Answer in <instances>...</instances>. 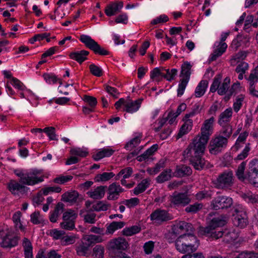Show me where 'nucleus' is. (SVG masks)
<instances>
[{
  "label": "nucleus",
  "mask_w": 258,
  "mask_h": 258,
  "mask_svg": "<svg viewBox=\"0 0 258 258\" xmlns=\"http://www.w3.org/2000/svg\"><path fill=\"white\" fill-rule=\"evenodd\" d=\"M169 20V18L167 16L165 15H161L159 16L156 17L153 19L151 24L152 25H157L158 24H162L167 22Z\"/></svg>",
  "instance_id": "bf43d9fd"
},
{
  "label": "nucleus",
  "mask_w": 258,
  "mask_h": 258,
  "mask_svg": "<svg viewBox=\"0 0 258 258\" xmlns=\"http://www.w3.org/2000/svg\"><path fill=\"white\" fill-rule=\"evenodd\" d=\"M233 204V200L229 197L221 196L214 198L211 202V207L215 210L227 209Z\"/></svg>",
  "instance_id": "9d476101"
},
{
  "label": "nucleus",
  "mask_w": 258,
  "mask_h": 258,
  "mask_svg": "<svg viewBox=\"0 0 258 258\" xmlns=\"http://www.w3.org/2000/svg\"><path fill=\"white\" fill-rule=\"evenodd\" d=\"M141 231V228L138 226H133L131 227L125 228L123 231L122 233L125 236H132L137 233H139Z\"/></svg>",
  "instance_id": "a18cd8bd"
},
{
  "label": "nucleus",
  "mask_w": 258,
  "mask_h": 258,
  "mask_svg": "<svg viewBox=\"0 0 258 258\" xmlns=\"http://www.w3.org/2000/svg\"><path fill=\"white\" fill-rule=\"evenodd\" d=\"M214 117L205 120L201 128V136L195 137L183 153L185 159L188 160L196 170H201L208 166V162L202 157L206 145L213 133Z\"/></svg>",
  "instance_id": "f257e3e1"
},
{
  "label": "nucleus",
  "mask_w": 258,
  "mask_h": 258,
  "mask_svg": "<svg viewBox=\"0 0 258 258\" xmlns=\"http://www.w3.org/2000/svg\"><path fill=\"white\" fill-rule=\"evenodd\" d=\"M203 207V204L202 203H195L186 207L185 211L188 213L195 214L200 211Z\"/></svg>",
  "instance_id": "ea45409f"
},
{
  "label": "nucleus",
  "mask_w": 258,
  "mask_h": 258,
  "mask_svg": "<svg viewBox=\"0 0 258 258\" xmlns=\"http://www.w3.org/2000/svg\"><path fill=\"white\" fill-rule=\"evenodd\" d=\"M80 40L87 48L92 50L95 54L101 55H107L109 54L108 51L102 47L97 42L88 35H81L80 37Z\"/></svg>",
  "instance_id": "0eeeda50"
},
{
  "label": "nucleus",
  "mask_w": 258,
  "mask_h": 258,
  "mask_svg": "<svg viewBox=\"0 0 258 258\" xmlns=\"http://www.w3.org/2000/svg\"><path fill=\"white\" fill-rule=\"evenodd\" d=\"M89 69L91 73L95 76L99 77L103 75L102 70L95 64H90Z\"/></svg>",
  "instance_id": "3c124183"
},
{
  "label": "nucleus",
  "mask_w": 258,
  "mask_h": 258,
  "mask_svg": "<svg viewBox=\"0 0 258 258\" xmlns=\"http://www.w3.org/2000/svg\"><path fill=\"white\" fill-rule=\"evenodd\" d=\"M232 115V108L229 107L222 112L219 117L218 123L220 125H225L229 122Z\"/></svg>",
  "instance_id": "a878e982"
},
{
  "label": "nucleus",
  "mask_w": 258,
  "mask_h": 258,
  "mask_svg": "<svg viewBox=\"0 0 258 258\" xmlns=\"http://www.w3.org/2000/svg\"><path fill=\"white\" fill-rule=\"evenodd\" d=\"M65 234V232L63 230H58L56 229L51 230L50 235L55 239H58L62 237Z\"/></svg>",
  "instance_id": "774afa93"
},
{
  "label": "nucleus",
  "mask_w": 258,
  "mask_h": 258,
  "mask_svg": "<svg viewBox=\"0 0 258 258\" xmlns=\"http://www.w3.org/2000/svg\"><path fill=\"white\" fill-rule=\"evenodd\" d=\"M246 177V180L258 187V159H253L250 162Z\"/></svg>",
  "instance_id": "f8f14e48"
},
{
  "label": "nucleus",
  "mask_w": 258,
  "mask_h": 258,
  "mask_svg": "<svg viewBox=\"0 0 258 258\" xmlns=\"http://www.w3.org/2000/svg\"><path fill=\"white\" fill-rule=\"evenodd\" d=\"M21 213L20 211L16 212L13 216V220L15 224L16 228H19L21 230H23V227L21 223H20V217Z\"/></svg>",
  "instance_id": "e2e57ef3"
},
{
  "label": "nucleus",
  "mask_w": 258,
  "mask_h": 258,
  "mask_svg": "<svg viewBox=\"0 0 258 258\" xmlns=\"http://www.w3.org/2000/svg\"><path fill=\"white\" fill-rule=\"evenodd\" d=\"M89 52L87 50H82L72 52L70 53V57L77 61L80 64H81L83 61L87 59V56L89 55Z\"/></svg>",
  "instance_id": "4be33fe9"
},
{
  "label": "nucleus",
  "mask_w": 258,
  "mask_h": 258,
  "mask_svg": "<svg viewBox=\"0 0 258 258\" xmlns=\"http://www.w3.org/2000/svg\"><path fill=\"white\" fill-rule=\"evenodd\" d=\"M164 71H165V73L164 72L163 78L168 81H171L174 80L177 73V70L176 69L169 70L164 68Z\"/></svg>",
  "instance_id": "37998d69"
},
{
  "label": "nucleus",
  "mask_w": 258,
  "mask_h": 258,
  "mask_svg": "<svg viewBox=\"0 0 258 258\" xmlns=\"http://www.w3.org/2000/svg\"><path fill=\"white\" fill-rule=\"evenodd\" d=\"M188 80L181 79L180 81V83L178 85V87L177 89V96L180 97L181 96L184 92L185 89L187 86V84L188 82Z\"/></svg>",
  "instance_id": "603ef678"
},
{
  "label": "nucleus",
  "mask_w": 258,
  "mask_h": 258,
  "mask_svg": "<svg viewBox=\"0 0 258 258\" xmlns=\"http://www.w3.org/2000/svg\"><path fill=\"white\" fill-rule=\"evenodd\" d=\"M230 83V79L229 77H226L223 83H220L219 88L218 90V94L220 95H223L226 94V92L229 91V85Z\"/></svg>",
  "instance_id": "4c0bfd02"
},
{
  "label": "nucleus",
  "mask_w": 258,
  "mask_h": 258,
  "mask_svg": "<svg viewBox=\"0 0 258 258\" xmlns=\"http://www.w3.org/2000/svg\"><path fill=\"white\" fill-rule=\"evenodd\" d=\"M245 78L248 81L249 85L256 83L258 82V66L251 71L248 78Z\"/></svg>",
  "instance_id": "79ce46f5"
},
{
  "label": "nucleus",
  "mask_w": 258,
  "mask_h": 258,
  "mask_svg": "<svg viewBox=\"0 0 258 258\" xmlns=\"http://www.w3.org/2000/svg\"><path fill=\"white\" fill-rule=\"evenodd\" d=\"M15 174L20 177L19 182L28 185H33L43 181V177H38L41 171L38 170H32L31 171L24 172L23 171L16 170Z\"/></svg>",
  "instance_id": "20e7f679"
},
{
  "label": "nucleus",
  "mask_w": 258,
  "mask_h": 258,
  "mask_svg": "<svg viewBox=\"0 0 258 258\" xmlns=\"http://www.w3.org/2000/svg\"><path fill=\"white\" fill-rule=\"evenodd\" d=\"M109 207V205L106 204L103 201H99L96 204L93 205L91 211L97 212L101 211H106Z\"/></svg>",
  "instance_id": "49530a36"
},
{
  "label": "nucleus",
  "mask_w": 258,
  "mask_h": 258,
  "mask_svg": "<svg viewBox=\"0 0 258 258\" xmlns=\"http://www.w3.org/2000/svg\"><path fill=\"white\" fill-rule=\"evenodd\" d=\"M229 34V32L223 33L221 34V42L218 45L217 48L216 49L212 54L210 58L211 61L215 60L217 57L221 56L225 51L227 47V45L224 41Z\"/></svg>",
  "instance_id": "dca6fc26"
},
{
  "label": "nucleus",
  "mask_w": 258,
  "mask_h": 258,
  "mask_svg": "<svg viewBox=\"0 0 258 258\" xmlns=\"http://www.w3.org/2000/svg\"><path fill=\"white\" fill-rule=\"evenodd\" d=\"M73 179V176L71 175L61 176L56 177L54 179V182L58 184H63Z\"/></svg>",
  "instance_id": "0e129e2a"
},
{
  "label": "nucleus",
  "mask_w": 258,
  "mask_h": 258,
  "mask_svg": "<svg viewBox=\"0 0 258 258\" xmlns=\"http://www.w3.org/2000/svg\"><path fill=\"white\" fill-rule=\"evenodd\" d=\"M20 237L18 236L10 238L8 235H6L3 238L1 243V246L5 248H11L17 245Z\"/></svg>",
  "instance_id": "5701e85b"
},
{
  "label": "nucleus",
  "mask_w": 258,
  "mask_h": 258,
  "mask_svg": "<svg viewBox=\"0 0 258 258\" xmlns=\"http://www.w3.org/2000/svg\"><path fill=\"white\" fill-rule=\"evenodd\" d=\"M142 100V99H139L134 101L130 99L125 100V108L123 109V111L131 113L138 111L140 107Z\"/></svg>",
  "instance_id": "aec40b11"
},
{
  "label": "nucleus",
  "mask_w": 258,
  "mask_h": 258,
  "mask_svg": "<svg viewBox=\"0 0 258 258\" xmlns=\"http://www.w3.org/2000/svg\"><path fill=\"white\" fill-rule=\"evenodd\" d=\"M124 226L123 222H112L107 226L105 234H112L115 230L122 228Z\"/></svg>",
  "instance_id": "c9c22d12"
},
{
  "label": "nucleus",
  "mask_w": 258,
  "mask_h": 258,
  "mask_svg": "<svg viewBox=\"0 0 258 258\" xmlns=\"http://www.w3.org/2000/svg\"><path fill=\"white\" fill-rule=\"evenodd\" d=\"M246 166V162L243 161L238 166L236 171V175L238 179L241 181H244L246 179V173L244 174V170Z\"/></svg>",
  "instance_id": "e433bc0d"
},
{
  "label": "nucleus",
  "mask_w": 258,
  "mask_h": 258,
  "mask_svg": "<svg viewBox=\"0 0 258 258\" xmlns=\"http://www.w3.org/2000/svg\"><path fill=\"white\" fill-rule=\"evenodd\" d=\"M184 121V124L181 126L179 132L178 134V138L182 137L184 135L188 133L191 129L192 126V120L189 118H183Z\"/></svg>",
  "instance_id": "393cba45"
},
{
  "label": "nucleus",
  "mask_w": 258,
  "mask_h": 258,
  "mask_svg": "<svg viewBox=\"0 0 258 258\" xmlns=\"http://www.w3.org/2000/svg\"><path fill=\"white\" fill-rule=\"evenodd\" d=\"M61 188L59 186H50L42 189L41 191L44 195H47L49 192L59 193L61 191Z\"/></svg>",
  "instance_id": "052dcab7"
},
{
  "label": "nucleus",
  "mask_w": 258,
  "mask_h": 258,
  "mask_svg": "<svg viewBox=\"0 0 258 258\" xmlns=\"http://www.w3.org/2000/svg\"><path fill=\"white\" fill-rule=\"evenodd\" d=\"M84 100L88 103L90 107L93 108H95L97 103L95 97L88 95H85L84 96Z\"/></svg>",
  "instance_id": "338daca9"
},
{
  "label": "nucleus",
  "mask_w": 258,
  "mask_h": 258,
  "mask_svg": "<svg viewBox=\"0 0 258 258\" xmlns=\"http://www.w3.org/2000/svg\"><path fill=\"white\" fill-rule=\"evenodd\" d=\"M198 200H202L204 199L211 198V192L207 190H202L198 192L195 196Z\"/></svg>",
  "instance_id": "680f3d73"
},
{
  "label": "nucleus",
  "mask_w": 258,
  "mask_h": 258,
  "mask_svg": "<svg viewBox=\"0 0 258 258\" xmlns=\"http://www.w3.org/2000/svg\"><path fill=\"white\" fill-rule=\"evenodd\" d=\"M221 78L222 77L220 75H219L214 78L213 83L210 87V91L211 92L214 93L216 91H218L220 83H221Z\"/></svg>",
  "instance_id": "de8ad7c7"
},
{
  "label": "nucleus",
  "mask_w": 258,
  "mask_h": 258,
  "mask_svg": "<svg viewBox=\"0 0 258 258\" xmlns=\"http://www.w3.org/2000/svg\"><path fill=\"white\" fill-rule=\"evenodd\" d=\"M223 233L222 236L223 241L225 243H231L234 242L238 237V233L234 230L229 231L225 230L222 231Z\"/></svg>",
  "instance_id": "bb28decb"
},
{
  "label": "nucleus",
  "mask_w": 258,
  "mask_h": 258,
  "mask_svg": "<svg viewBox=\"0 0 258 258\" xmlns=\"http://www.w3.org/2000/svg\"><path fill=\"white\" fill-rule=\"evenodd\" d=\"M199 245V241L193 233L181 234L175 240L176 248L182 253L196 251Z\"/></svg>",
  "instance_id": "f03ea898"
},
{
  "label": "nucleus",
  "mask_w": 258,
  "mask_h": 258,
  "mask_svg": "<svg viewBox=\"0 0 258 258\" xmlns=\"http://www.w3.org/2000/svg\"><path fill=\"white\" fill-rule=\"evenodd\" d=\"M105 249L101 245H97L93 249V258H104Z\"/></svg>",
  "instance_id": "a19ab883"
},
{
  "label": "nucleus",
  "mask_w": 258,
  "mask_h": 258,
  "mask_svg": "<svg viewBox=\"0 0 258 258\" xmlns=\"http://www.w3.org/2000/svg\"><path fill=\"white\" fill-rule=\"evenodd\" d=\"M128 244L125 239L118 237L110 240L107 245V248L110 250H125Z\"/></svg>",
  "instance_id": "2eb2a0df"
},
{
  "label": "nucleus",
  "mask_w": 258,
  "mask_h": 258,
  "mask_svg": "<svg viewBox=\"0 0 258 258\" xmlns=\"http://www.w3.org/2000/svg\"><path fill=\"white\" fill-rule=\"evenodd\" d=\"M114 152V150L111 148H103L96 154L93 155V158L95 161H98L100 159L111 156Z\"/></svg>",
  "instance_id": "7c9ffc66"
},
{
  "label": "nucleus",
  "mask_w": 258,
  "mask_h": 258,
  "mask_svg": "<svg viewBox=\"0 0 258 258\" xmlns=\"http://www.w3.org/2000/svg\"><path fill=\"white\" fill-rule=\"evenodd\" d=\"M43 132L45 133L50 140H57L54 127H47L43 129Z\"/></svg>",
  "instance_id": "13d9d810"
},
{
  "label": "nucleus",
  "mask_w": 258,
  "mask_h": 258,
  "mask_svg": "<svg viewBox=\"0 0 258 258\" xmlns=\"http://www.w3.org/2000/svg\"><path fill=\"white\" fill-rule=\"evenodd\" d=\"M31 221L34 224H39L43 222V219L40 215L39 212H35L31 215Z\"/></svg>",
  "instance_id": "5fc2aeb1"
},
{
  "label": "nucleus",
  "mask_w": 258,
  "mask_h": 258,
  "mask_svg": "<svg viewBox=\"0 0 258 258\" xmlns=\"http://www.w3.org/2000/svg\"><path fill=\"white\" fill-rule=\"evenodd\" d=\"M234 225L240 228L245 227L248 224V217L246 209L241 205H236L234 207Z\"/></svg>",
  "instance_id": "423d86ee"
},
{
  "label": "nucleus",
  "mask_w": 258,
  "mask_h": 258,
  "mask_svg": "<svg viewBox=\"0 0 258 258\" xmlns=\"http://www.w3.org/2000/svg\"><path fill=\"white\" fill-rule=\"evenodd\" d=\"M171 170L170 169L164 170L156 177L157 182L161 183L169 180L171 177Z\"/></svg>",
  "instance_id": "58836bf2"
},
{
  "label": "nucleus",
  "mask_w": 258,
  "mask_h": 258,
  "mask_svg": "<svg viewBox=\"0 0 258 258\" xmlns=\"http://www.w3.org/2000/svg\"><path fill=\"white\" fill-rule=\"evenodd\" d=\"M79 194L75 190L64 193L61 196V200L65 202L74 203L77 201Z\"/></svg>",
  "instance_id": "c756f323"
},
{
  "label": "nucleus",
  "mask_w": 258,
  "mask_h": 258,
  "mask_svg": "<svg viewBox=\"0 0 258 258\" xmlns=\"http://www.w3.org/2000/svg\"><path fill=\"white\" fill-rule=\"evenodd\" d=\"M191 68V65L188 61H185L182 64L180 73V77H182V79L189 81L191 74L190 72Z\"/></svg>",
  "instance_id": "473e14b6"
},
{
  "label": "nucleus",
  "mask_w": 258,
  "mask_h": 258,
  "mask_svg": "<svg viewBox=\"0 0 258 258\" xmlns=\"http://www.w3.org/2000/svg\"><path fill=\"white\" fill-rule=\"evenodd\" d=\"M171 230L173 233L177 235L184 233H192L194 231V228L192 224L185 221L176 222L172 226Z\"/></svg>",
  "instance_id": "ddd939ff"
},
{
  "label": "nucleus",
  "mask_w": 258,
  "mask_h": 258,
  "mask_svg": "<svg viewBox=\"0 0 258 258\" xmlns=\"http://www.w3.org/2000/svg\"><path fill=\"white\" fill-rule=\"evenodd\" d=\"M8 188L10 191L14 195L19 196V194H24L27 191V187L19 182L11 180L8 184Z\"/></svg>",
  "instance_id": "a211bd4d"
},
{
  "label": "nucleus",
  "mask_w": 258,
  "mask_h": 258,
  "mask_svg": "<svg viewBox=\"0 0 258 258\" xmlns=\"http://www.w3.org/2000/svg\"><path fill=\"white\" fill-rule=\"evenodd\" d=\"M171 203L174 205L185 206L191 201L187 192H174L170 197Z\"/></svg>",
  "instance_id": "4468645a"
},
{
  "label": "nucleus",
  "mask_w": 258,
  "mask_h": 258,
  "mask_svg": "<svg viewBox=\"0 0 258 258\" xmlns=\"http://www.w3.org/2000/svg\"><path fill=\"white\" fill-rule=\"evenodd\" d=\"M234 176L232 171L227 170L219 174L214 183L218 189L230 188L234 183Z\"/></svg>",
  "instance_id": "39448f33"
},
{
  "label": "nucleus",
  "mask_w": 258,
  "mask_h": 258,
  "mask_svg": "<svg viewBox=\"0 0 258 258\" xmlns=\"http://www.w3.org/2000/svg\"><path fill=\"white\" fill-rule=\"evenodd\" d=\"M202 107L199 103L195 104L192 108L191 111L185 115V117L189 118L192 117L196 114L200 113Z\"/></svg>",
  "instance_id": "6e6d98bb"
},
{
  "label": "nucleus",
  "mask_w": 258,
  "mask_h": 258,
  "mask_svg": "<svg viewBox=\"0 0 258 258\" xmlns=\"http://www.w3.org/2000/svg\"><path fill=\"white\" fill-rule=\"evenodd\" d=\"M150 220L155 223L161 224L164 222L172 220L173 217L165 210L157 209L153 211L150 216Z\"/></svg>",
  "instance_id": "9b49d317"
},
{
  "label": "nucleus",
  "mask_w": 258,
  "mask_h": 258,
  "mask_svg": "<svg viewBox=\"0 0 258 258\" xmlns=\"http://www.w3.org/2000/svg\"><path fill=\"white\" fill-rule=\"evenodd\" d=\"M226 223L225 217L220 216L213 218L210 221L209 225L201 230V232L205 235L217 239L222 236V231H217L216 228L223 226Z\"/></svg>",
  "instance_id": "7ed1b4c3"
},
{
  "label": "nucleus",
  "mask_w": 258,
  "mask_h": 258,
  "mask_svg": "<svg viewBox=\"0 0 258 258\" xmlns=\"http://www.w3.org/2000/svg\"><path fill=\"white\" fill-rule=\"evenodd\" d=\"M140 143V139L138 137H136L132 139L131 141H130L129 142H128L125 146V148L127 150H132L133 148L136 147L137 146H138Z\"/></svg>",
  "instance_id": "69168bd1"
},
{
  "label": "nucleus",
  "mask_w": 258,
  "mask_h": 258,
  "mask_svg": "<svg viewBox=\"0 0 258 258\" xmlns=\"http://www.w3.org/2000/svg\"><path fill=\"white\" fill-rule=\"evenodd\" d=\"M123 191L124 189L120 185L116 182H113L108 187L107 198L108 200H116L118 199L120 194Z\"/></svg>",
  "instance_id": "f3484780"
},
{
  "label": "nucleus",
  "mask_w": 258,
  "mask_h": 258,
  "mask_svg": "<svg viewBox=\"0 0 258 258\" xmlns=\"http://www.w3.org/2000/svg\"><path fill=\"white\" fill-rule=\"evenodd\" d=\"M91 211H92L91 209L87 210L86 211V213H85L86 212L82 210L80 211L79 214L80 216L84 218L85 222L89 224H94L96 221V214L91 212Z\"/></svg>",
  "instance_id": "cd10ccee"
},
{
  "label": "nucleus",
  "mask_w": 258,
  "mask_h": 258,
  "mask_svg": "<svg viewBox=\"0 0 258 258\" xmlns=\"http://www.w3.org/2000/svg\"><path fill=\"white\" fill-rule=\"evenodd\" d=\"M249 144L248 143L246 145L243 151L238 154L236 157L234 158V160L238 161V160H242L244 159L248 156V152L250 151Z\"/></svg>",
  "instance_id": "864d4df0"
},
{
  "label": "nucleus",
  "mask_w": 258,
  "mask_h": 258,
  "mask_svg": "<svg viewBox=\"0 0 258 258\" xmlns=\"http://www.w3.org/2000/svg\"><path fill=\"white\" fill-rule=\"evenodd\" d=\"M223 127L221 129L220 133L223 136V138H226V139L228 140V139L230 137L232 133V126L230 124H227L226 125H222Z\"/></svg>",
  "instance_id": "09e8293b"
},
{
  "label": "nucleus",
  "mask_w": 258,
  "mask_h": 258,
  "mask_svg": "<svg viewBox=\"0 0 258 258\" xmlns=\"http://www.w3.org/2000/svg\"><path fill=\"white\" fill-rule=\"evenodd\" d=\"M192 174V170L189 166L185 165H180L176 166L175 171V176L176 177H183L189 176Z\"/></svg>",
  "instance_id": "b1692460"
},
{
  "label": "nucleus",
  "mask_w": 258,
  "mask_h": 258,
  "mask_svg": "<svg viewBox=\"0 0 258 258\" xmlns=\"http://www.w3.org/2000/svg\"><path fill=\"white\" fill-rule=\"evenodd\" d=\"M77 214L71 209L65 212L62 216L63 222L60 223L61 227L67 230H72L75 227V221Z\"/></svg>",
  "instance_id": "1a4fd4ad"
},
{
  "label": "nucleus",
  "mask_w": 258,
  "mask_h": 258,
  "mask_svg": "<svg viewBox=\"0 0 258 258\" xmlns=\"http://www.w3.org/2000/svg\"><path fill=\"white\" fill-rule=\"evenodd\" d=\"M228 141L226 138L218 135L213 138L210 142L209 150L211 154L217 155L221 153L227 146Z\"/></svg>",
  "instance_id": "6e6552de"
},
{
  "label": "nucleus",
  "mask_w": 258,
  "mask_h": 258,
  "mask_svg": "<svg viewBox=\"0 0 258 258\" xmlns=\"http://www.w3.org/2000/svg\"><path fill=\"white\" fill-rule=\"evenodd\" d=\"M208 82L207 80H202L195 90V96L196 97H201L205 94L208 87Z\"/></svg>",
  "instance_id": "f704fd0d"
},
{
  "label": "nucleus",
  "mask_w": 258,
  "mask_h": 258,
  "mask_svg": "<svg viewBox=\"0 0 258 258\" xmlns=\"http://www.w3.org/2000/svg\"><path fill=\"white\" fill-rule=\"evenodd\" d=\"M114 176L113 172H103L102 174H97L95 177L96 181H106Z\"/></svg>",
  "instance_id": "c03bdc74"
},
{
  "label": "nucleus",
  "mask_w": 258,
  "mask_h": 258,
  "mask_svg": "<svg viewBox=\"0 0 258 258\" xmlns=\"http://www.w3.org/2000/svg\"><path fill=\"white\" fill-rule=\"evenodd\" d=\"M164 68L163 67L156 68L154 69L151 72L150 74V78L152 79H154L159 76H161L163 78Z\"/></svg>",
  "instance_id": "4d7b16f0"
},
{
  "label": "nucleus",
  "mask_w": 258,
  "mask_h": 258,
  "mask_svg": "<svg viewBox=\"0 0 258 258\" xmlns=\"http://www.w3.org/2000/svg\"><path fill=\"white\" fill-rule=\"evenodd\" d=\"M22 246L24 248L25 258H33L32 254V245L28 238H24L23 239Z\"/></svg>",
  "instance_id": "c85d7f7f"
},
{
  "label": "nucleus",
  "mask_w": 258,
  "mask_h": 258,
  "mask_svg": "<svg viewBox=\"0 0 258 258\" xmlns=\"http://www.w3.org/2000/svg\"><path fill=\"white\" fill-rule=\"evenodd\" d=\"M106 186H99L96 188L91 189L87 192L90 198L94 200H100L102 199L105 193Z\"/></svg>",
  "instance_id": "412c9836"
},
{
  "label": "nucleus",
  "mask_w": 258,
  "mask_h": 258,
  "mask_svg": "<svg viewBox=\"0 0 258 258\" xmlns=\"http://www.w3.org/2000/svg\"><path fill=\"white\" fill-rule=\"evenodd\" d=\"M89 249L88 245L82 242L79 246L76 247V250L78 255L80 256H84L86 254Z\"/></svg>",
  "instance_id": "8fccbe9b"
},
{
  "label": "nucleus",
  "mask_w": 258,
  "mask_h": 258,
  "mask_svg": "<svg viewBox=\"0 0 258 258\" xmlns=\"http://www.w3.org/2000/svg\"><path fill=\"white\" fill-rule=\"evenodd\" d=\"M158 146L157 144L153 145L150 148L147 149L143 154L140 156H138L137 159L139 161H143L148 159L150 156L156 151L158 149Z\"/></svg>",
  "instance_id": "72a5a7b5"
},
{
  "label": "nucleus",
  "mask_w": 258,
  "mask_h": 258,
  "mask_svg": "<svg viewBox=\"0 0 258 258\" xmlns=\"http://www.w3.org/2000/svg\"><path fill=\"white\" fill-rule=\"evenodd\" d=\"M123 4L122 2L111 3L106 6L105 13L108 17L114 16L120 12L123 8Z\"/></svg>",
  "instance_id": "6ab92c4d"
},
{
  "label": "nucleus",
  "mask_w": 258,
  "mask_h": 258,
  "mask_svg": "<svg viewBox=\"0 0 258 258\" xmlns=\"http://www.w3.org/2000/svg\"><path fill=\"white\" fill-rule=\"evenodd\" d=\"M150 180L148 178L143 179L134 189V193L136 195L143 192L150 184Z\"/></svg>",
  "instance_id": "2f4dec72"
}]
</instances>
